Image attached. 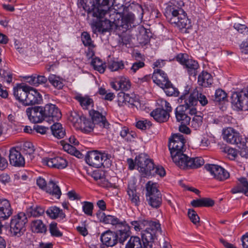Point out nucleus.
I'll list each match as a JSON object with an SVG mask.
<instances>
[{
  "instance_id": "obj_12",
  "label": "nucleus",
  "mask_w": 248,
  "mask_h": 248,
  "mask_svg": "<svg viewBox=\"0 0 248 248\" xmlns=\"http://www.w3.org/2000/svg\"><path fill=\"white\" fill-rule=\"evenodd\" d=\"M205 169L213 177L219 181H224L230 177L229 173L220 166L215 164H206Z\"/></svg>"
},
{
  "instance_id": "obj_49",
  "label": "nucleus",
  "mask_w": 248,
  "mask_h": 248,
  "mask_svg": "<svg viewBox=\"0 0 248 248\" xmlns=\"http://www.w3.org/2000/svg\"><path fill=\"white\" fill-rule=\"evenodd\" d=\"M187 215L190 221L194 225H199L200 219L198 214H197L196 212L194 209H188Z\"/></svg>"
},
{
  "instance_id": "obj_23",
  "label": "nucleus",
  "mask_w": 248,
  "mask_h": 248,
  "mask_svg": "<svg viewBox=\"0 0 248 248\" xmlns=\"http://www.w3.org/2000/svg\"><path fill=\"white\" fill-rule=\"evenodd\" d=\"M12 214L10 203L6 199H0V218L6 219Z\"/></svg>"
},
{
  "instance_id": "obj_38",
  "label": "nucleus",
  "mask_w": 248,
  "mask_h": 248,
  "mask_svg": "<svg viewBox=\"0 0 248 248\" xmlns=\"http://www.w3.org/2000/svg\"><path fill=\"white\" fill-rule=\"evenodd\" d=\"M48 80L55 88L58 89H61L63 87L62 79L55 75H50L48 78Z\"/></svg>"
},
{
  "instance_id": "obj_17",
  "label": "nucleus",
  "mask_w": 248,
  "mask_h": 248,
  "mask_svg": "<svg viewBox=\"0 0 248 248\" xmlns=\"http://www.w3.org/2000/svg\"><path fill=\"white\" fill-rule=\"evenodd\" d=\"M24 104L26 106L39 104L42 100V96L40 93L31 87L30 89H29Z\"/></svg>"
},
{
  "instance_id": "obj_2",
  "label": "nucleus",
  "mask_w": 248,
  "mask_h": 248,
  "mask_svg": "<svg viewBox=\"0 0 248 248\" xmlns=\"http://www.w3.org/2000/svg\"><path fill=\"white\" fill-rule=\"evenodd\" d=\"M136 163L137 164L139 171L144 177L151 175L154 176L156 174L162 177L166 174L163 167H155L152 160L149 159L145 154H141L136 158Z\"/></svg>"
},
{
  "instance_id": "obj_37",
  "label": "nucleus",
  "mask_w": 248,
  "mask_h": 248,
  "mask_svg": "<svg viewBox=\"0 0 248 248\" xmlns=\"http://www.w3.org/2000/svg\"><path fill=\"white\" fill-rule=\"evenodd\" d=\"M101 221L105 223L111 224L113 225L123 224V223L121 222L118 218L111 215L106 216L104 213L102 214Z\"/></svg>"
},
{
  "instance_id": "obj_48",
  "label": "nucleus",
  "mask_w": 248,
  "mask_h": 248,
  "mask_svg": "<svg viewBox=\"0 0 248 248\" xmlns=\"http://www.w3.org/2000/svg\"><path fill=\"white\" fill-rule=\"evenodd\" d=\"M94 125L93 122H91L84 117L81 123V126H80L79 128L82 129L85 132H89L93 129Z\"/></svg>"
},
{
  "instance_id": "obj_1",
  "label": "nucleus",
  "mask_w": 248,
  "mask_h": 248,
  "mask_svg": "<svg viewBox=\"0 0 248 248\" xmlns=\"http://www.w3.org/2000/svg\"><path fill=\"white\" fill-rule=\"evenodd\" d=\"M109 2V0H79L78 5L86 11L89 16L101 18L108 14Z\"/></svg>"
},
{
  "instance_id": "obj_52",
  "label": "nucleus",
  "mask_w": 248,
  "mask_h": 248,
  "mask_svg": "<svg viewBox=\"0 0 248 248\" xmlns=\"http://www.w3.org/2000/svg\"><path fill=\"white\" fill-rule=\"evenodd\" d=\"M227 98L226 93L222 90L218 89L215 93V100L217 102L223 101Z\"/></svg>"
},
{
  "instance_id": "obj_45",
  "label": "nucleus",
  "mask_w": 248,
  "mask_h": 248,
  "mask_svg": "<svg viewBox=\"0 0 248 248\" xmlns=\"http://www.w3.org/2000/svg\"><path fill=\"white\" fill-rule=\"evenodd\" d=\"M124 63L123 61H110L108 63V69L112 72L122 70L124 68Z\"/></svg>"
},
{
  "instance_id": "obj_4",
  "label": "nucleus",
  "mask_w": 248,
  "mask_h": 248,
  "mask_svg": "<svg viewBox=\"0 0 248 248\" xmlns=\"http://www.w3.org/2000/svg\"><path fill=\"white\" fill-rule=\"evenodd\" d=\"M111 157L109 154L92 151L88 152L86 161L90 166L95 168H100L102 166L109 168L111 165Z\"/></svg>"
},
{
  "instance_id": "obj_14",
  "label": "nucleus",
  "mask_w": 248,
  "mask_h": 248,
  "mask_svg": "<svg viewBox=\"0 0 248 248\" xmlns=\"http://www.w3.org/2000/svg\"><path fill=\"white\" fill-rule=\"evenodd\" d=\"M223 139L228 143L238 144L241 142L239 133L232 127H227L223 131Z\"/></svg>"
},
{
  "instance_id": "obj_46",
  "label": "nucleus",
  "mask_w": 248,
  "mask_h": 248,
  "mask_svg": "<svg viewBox=\"0 0 248 248\" xmlns=\"http://www.w3.org/2000/svg\"><path fill=\"white\" fill-rule=\"evenodd\" d=\"M116 82L119 85V89L122 90L126 91L131 86L129 79L125 77H121L119 80Z\"/></svg>"
},
{
  "instance_id": "obj_64",
  "label": "nucleus",
  "mask_w": 248,
  "mask_h": 248,
  "mask_svg": "<svg viewBox=\"0 0 248 248\" xmlns=\"http://www.w3.org/2000/svg\"><path fill=\"white\" fill-rule=\"evenodd\" d=\"M37 184L40 188L44 190L46 189V186H47V184L45 179L41 177L39 178L37 180Z\"/></svg>"
},
{
  "instance_id": "obj_9",
  "label": "nucleus",
  "mask_w": 248,
  "mask_h": 248,
  "mask_svg": "<svg viewBox=\"0 0 248 248\" xmlns=\"http://www.w3.org/2000/svg\"><path fill=\"white\" fill-rule=\"evenodd\" d=\"M171 15L172 16L170 20L171 24L176 25L180 29H189L191 27L190 21L183 10L172 9Z\"/></svg>"
},
{
  "instance_id": "obj_3",
  "label": "nucleus",
  "mask_w": 248,
  "mask_h": 248,
  "mask_svg": "<svg viewBox=\"0 0 248 248\" xmlns=\"http://www.w3.org/2000/svg\"><path fill=\"white\" fill-rule=\"evenodd\" d=\"M185 140L181 135H173L170 139L169 148L173 162L178 166L186 155L183 153Z\"/></svg>"
},
{
  "instance_id": "obj_55",
  "label": "nucleus",
  "mask_w": 248,
  "mask_h": 248,
  "mask_svg": "<svg viewBox=\"0 0 248 248\" xmlns=\"http://www.w3.org/2000/svg\"><path fill=\"white\" fill-rule=\"evenodd\" d=\"M233 27L235 30L242 34H245L248 33V28L245 24L235 23Z\"/></svg>"
},
{
  "instance_id": "obj_6",
  "label": "nucleus",
  "mask_w": 248,
  "mask_h": 248,
  "mask_svg": "<svg viewBox=\"0 0 248 248\" xmlns=\"http://www.w3.org/2000/svg\"><path fill=\"white\" fill-rule=\"evenodd\" d=\"M197 93H195L192 96L189 98H186L183 99L184 104L178 106L176 109L175 115L177 121L181 122L182 124L184 125L189 124L190 118L187 116L186 113V111L190 107L194 106L196 101L195 97L197 96Z\"/></svg>"
},
{
  "instance_id": "obj_21",
  "label": "nucleus",
  "mask_w": 248,
  "mask_h": 248,
  "mask_svg": "<svg viewBox=\"0 0 248 248\" xmlns=\"http://www.w3.org/2000/svg\"><path fill=\"white\" fill-rule=\"evenodd\" d=\"M117 97L118 105L120 106H123L124 104H128L132 106H135L136 103H138L136 100L135 95L133 94H128L124 92H120L118 94Z\"/></svg>"
},
{
  "instance_id": "obj_5",
  "label": "nucleus",
  "mask_w": 248,
  "mask_h": 248,
  "mask_svg": "<svg viewBox=\"0 0 248 248\" xmlns=\"http://www.w3.org/2000/svg\"><path fill=\"white\" fill-rule=\"evenodd\" d=\"M27 221V217L24 213L21 212L14 216L10 225L11 235L18 237L22 235L26 231L25 224Z\"/></svg>"
},
{
  "instance_id": "obj_27",
  "label": "nucleus",
  "mask_w": 248,
  "mask_h": 248,
  "mask_svg": "<svg viewBox=\"0 0 248 248\" xmlns=\"http://www.w3.org/2000/svg\"><path fill=\"white\" fill-rule=\"evenodd\" d=\"M150 115L153 117L154 119L159 122L163 123L166 122L170 115L167 111H165L164 108H156L150 113Z\"/></svg>"
},
{
  "instance_id": "obj_25",
  "label": "nucleus",
  "mask_w": 248,
  "mask_h": 248,
  "mask_svg": "<svg viewBox=\"0 0 248 248\" xmlns=\"http://www.w3.org/2000/svg\"><path fill=\"white\" fill-rule=\"evenodd\" d=\"M46 116V118L51 117L53 121L58 120L61 118V113L59 108L55 105L49 104L45 106Z\"/></svg>"
},
{
  "instance_id": "obj_44",
  "label": "nucleus",
  "mask_w": 248,
  "mask_h": 248,
  "mask_svg": "<svg viewBox=\"0 0 248 248\" xmlns=\"http://www.w3.org/2000/svg\"><path fill=\"white\" fill-rule=\"evenodd\" d=\"M202 117L200 115H195L189 123L191 127L195 130L199 129L202 125Z\"/></svg>"
},
{
  "instance_id": "obj_61",
  "label": "nucleus",
  "mask_w": 248,
  "mask_h": 248,
  "mask_svg": "<svg viewBox=\"0 0 248 248\" xmlns=\"http://www.w3.org/2000/svg\"><path fill=\"white\" fill-rule=\"evenodd\" d=\"M210 141L206 138H202L199 143V146L202 149H206L210 145Z\"/></svg>"
},
{
  "instance_id": "obj_36",
  "label": "nucleus",
  "mask_w": 248,
  "mask_h": 248,
  "mask_svg": "<svg viewBox=\"0 0 248 248\" xmlns=\"http://www.w3.org/2000/svg\"><path fill=\"white\" fill-rule=\"evenodd\" d=\"M189 75L195 76L197 74V70L199 67L198 63L192 59H189L185 65Z\"/></svg>"
},
{
  "instance_id": "obj_63",
  "label": "nucleus",
  "mask_w": 248,
  "mask_h": 248,
  "mask_svg": "<svg viewBox=\"0 0 248 248\" xmlns=\"http://www.w3.org/2000/svg\"><path fill=\"white\" fill-rule=\"evenodd\" d=\"M202 207H212L215 204L214 200L210 198H202Z\"/></svg>"
},
{
  "instance_id": "obj_47",
  "label": "nucleus",
  "mask_w": 248,
  "mask_h": 248,
  "mask_svg": "<svg viewBox=\"0 0 248 248\" xmlns=\"http://www.w3.org/2000/svg\"><path fill=\"white\" fill-rule=\"evenodd\" d=\"M117 242L123 244L129 237V232L126 231L119 230L116 232Z\"/></svg>"
},
{
  "instance_id": "obj_42",
  "label": "nucleus",
  "mask_w": 248,
  "mask_h": 248,
  "mask_svg": "<svg viewBox=\"0 0 248 248\" xmlns=\"http://www.w3.org/2000/svg\"><path fill=\"white\" fill-rule=\"evenodd\" d=\"M161 88L163 89L168 96H177L179 95V91L176 88L173 87L170 81L168 82L165 86Z\"/></svg>"
},
{
  "instance_id": "obj_18",
  "label": "nucleus",
  "mask_w": 248,
  "mask_h": 248,
  "mask_svg": "<svg viewBox=\"0 0 248 248\" xmlns=\"http://www.w3.org/2000/svg\"><path fill=\"white\" fill-rule=\"evenodd\" d=\"M30 87L24 84H19L14 88L13 94L19 102L24 104Z\"/></svg>"
},
{
  "instance_id": "obj_16",
  "label": "nucleus",
  "mask_w": 248,
  "mask_h": 248,
  "mask_svg": "<svg viewBox=\"0 0 248 248\" xmlns=\"http://www.w3.org/2000/svg\"><path fill=\"white\" fill-rule=\"evenodd\" d=\"M115 16H117V14L110 15L111 20L106 19L101 21L98 25V31L104 32L111 30L114 25L116 27L122 26L119 24V21H117L115 17H112Z\"/></svg>"
},
{
  "instance_id": "obj_28",
  "label": "nucleus",
  "mask_w": 248,
  "mask_h": 248,
  "mask_svg": "<svg viewBox=\"0 0 248 248\" xmlns=\"http://www.w3.org/2000/svg\"><path fill=\"white\" fill-rule=\"evenodd\" d=\"M195 93H197V94L196 95L197 96L195 97V98H196L195 100H196V102L195 104L194 105V106L196 105L198 101L200 102L201 104L203 106L206 105L208 103V100H207L206 97L204 95H203L202 93H199V92L197 90H194L192 92V93H185V94L181 95L179 98L180 100H181V103H182L183 100L186 99V98H189L190 96V97L192 96V95Z\"/></svg>"
},
{
  "instance_id": "obj_20",
  "label": "nucleus",
  "mask_w": 248,
  "mask_h": 248,
  "mask_svg": "<svg viewBox=\"0 0 248 248\" xmlns=\"http://www.w3.org/2000/svg\"><path fill=\"white\" fill-rule=\"evenodd\" d=\"M90 114L92 117V121L95 125H98L100 127L106 128L108 127L109 124L107 121L105 117L99 112L92 110L90 111Z\"/></svg>"
},
{
  "instance_id": "obj_15",
  "label": "nucleus",
  "mask_w": 248,
  "mask_h": 248,
  "mask_svg": "<svg viewBox=\"0 0 248 248\" xmlns=\"http://www.w3.org/2000/svg\"><path fill=\"white\" fill-rule=\"evenodd\" d=\"M43 162L49 167L57 169H64L67 166L66 160L59 156L53 158L46 157L43 159Z\"/></svg>"
},
{
  "instance_id": "obj_57",
  "label": "nucleus",
  "mask_w": 248,
  "mask_h": 248,
  "mask_svg": "<svg viewBox=\"0 0 248 248\" xmlns=\"http://www.w3.org/2000/svg\"><path fill=\"white\" fill-rule=\"evenodd\" d=\"M240 183L239 185L241 186L242 189L244 190V193L248 196V182L246 178L242 177L238 179Z\"/></svg>"
},
{
  "instance_id": "obj_56",
  "label": "nucleus",
  "mask_w": 248,
  "mask_h": 248,
  "mask_svg": "<svg viewBox=\"0 0 248 248\" xmlns=\"http://www.w3.org/2000/svg\"><path fill=\"white\" fill-rule=\"evenodd\" d=\"M151 125V123L147 120L139 121L136 124L137 127L142 130L149 128Z\"/></svg>"
},
{
  "instance_id": "obj_34",
  "label": "nucleus",
  "mask_w": 248,
  "mask_h": 248,
  "mask_svg": "<svg viewBox=\"0 0 248 248\" xmlns=\"http://www.w3.org/2000/svg\"><path fill=\"white\" fill-rule=\"evenodd\" d=\"M45 212V209L40 206L32 205L27 208V215L29 217H37L42 215Z\"/></svg>"
},
{
  "instance_id": "obj_19",
  "label": "nucleus",
  "mask_w": 248,
  "mask_h": 248,
  "mask_svg": "<svg viewBox=\"0 0 248 248\" xmlns=\"http://www.w3.org/2000/svg\"><path fill=\"white\" fill-rule=\"evenodd\" d=\"M10 164L16 167L23 166L25 164V160L20 152L12 148L10 150L9 155Z\"/></svg>"
},
{
  "instance_id": "obj_31",
  "label": "nucleus",
  "mask_w": 248,
  "mask_h": 248,
  "mask_svg": "<svg viewBox=\"0 0 248 248\" xmlns=\"http://www.w3.org/2000/svg\"><path fill=\"white\" fill-rule=\"evenodd\" d=\"M53 136L58 138L62 139L65 136V130L60 123H55L51 126Z\"/></svg>"
},
{
  "instance_id": "obj_10",
  "label": "nucleus",
  "mask_w": 248,
  "mask_h": 248,
  "mask_svg": "<svg viewBox=\"0 0 248 248\" xmlns=\"http://www.w3.org/2000/svg\"><path fill=\"white\" fill-rule=\"evenodd\" d=\"M160 231V224L159 223L151 221L141 232L143 244L153 242L156 238L157 232Z\"/></svg>"
},
{
  "instance_id": "obj_24",
  "label": "nucleus",
  "mask_w": 248,
  "mask_h": 248,
  "mask_svg": "<svg viewBox=\"0 0 248 248\" xmlns=\"http://www.w3.org/2000/svg\"><path fill=\"white\" fill-rule=\"evenodd\" d=\"M116 232L108 231L101 236L102 243L108 247H113L117 243Z\"/></svg>"
},
{
  "instance_id": "obj_33",
  "label": "nucleus",
  "mask_w": 248,
  "mask_h": 248,
  "mask_svg": "<svg viewBox=\"0 0 248 248\" xmlns=\"http://www.w3.org/2000/svg\"><path fill=\"white\" fill-rule=\"evenodd\" d=\"M46 213L52 219H55L58 217L63 218L65 217L62 210L56 206L50 207L47 210Z\"/></svg>"
},
{
  "instance_id": "obj_30",
  "label": "nucleus",
  "mask_w": 248,
  "mask_h": 248,
  "mask_svg": "<svg viewBox=\"0 0 248 248\" xmlns=\"http://www.w3.org/2000/svg\"><path fill=\"white\" fill-rule=\"evenodd\" d=\"M127 192L131 202L135 205H138L140 202V198L136 191L135 183L132 182L128 184Z\"/></svg>"
},
{
  "instance_id": "obj_13",
  "label": "nucleus",
  "mask_w": 248,
  "mask_h": 248,
  "mask_svg": "<svg viewBox=\"0 0 248 248\" xmlns=\"http://www.w3.org/2000/svg\"><path fill=\"white\" fill-rule=\"evenodd\" d=\"M204 163V160L202 157L191 158L186 155L183 156V159L178 166L184 170L196 169L203 165Z\"/></svg>"
},
{
  "instance_id": "obj_8",
  "label": "nucleus",
  "mask_w": 248,
  "mask_h": 248,
  "mask_svg": "<svg viewBox=\"0 0 248 248\" xmlns=\"http://www.w3.org/2000/svg\"><path fill=\"white\" fill-rule=\"evenodd\" d=\"M231 102L238 110H248V87L239 92L232 93Z\"/></svg>"
},
{
  "instance_id": "obj_22",
  "label": "nucleus",
  "mask_w": 248,
  "mask_h": 248,
  "mask_svg": "<svg viewBox=\"0 0 248 248\" xmlns=\"http://www.w3.org/2000/svg\"><path fill=\"white\" fill-rule=\"evenodd\" d=\"M152 79L154 83L161 88L165 86L170 81L164 72L158 69L155 70L152 76Z\"/></svg>"
},
{
  "instance_id": "obj_58",
  "label": "nucleus",
  "mask_w": 248,
  "mask_h": 248,
  "mask_svg": "<svg viewBox=\"0 0 248 248\" xmlns=\"http://www.w3.org/2000/svg\"><path fill=\"white\" fill-rule=\"evenodd\" d=\"M60 142L61 145L62 146L63 150L68 153L72 155V154H73V152L75 151L76 148L72 145L68 143H65L63 140H62Z\"/></svg>"
},
{
  "instance_id": "obj_11",
  "label": "nucleus",
  "mask_w": 248,
  "mask_h": 248,
  "mask_svg": "<svg viewBox=\"0 0 248 248\" xmlns=\"http://www.w3.org/2000/svg\"><path fill=\"white\" fill-rule=\"evenodd\" d=\"M45 107L35 106L28 108L26 109V113L31 121L34 123H41L46 118Z\"/></svg>"
},
{
  "instance_id": "obj_39",
  "label": "nucleus",
  "mask_w": 248,
  "mask_h": 248,
  "mask_svg": "<svg viewBox=\"0 0 248 248\" xmlns=\"http://www.w3.org/2000/svg\"><path fill=\"white\" fill-rule=\"evenodd\" d=\"M31 227L32 231L35 232H45L46 231V228L41 220H34L31 223Z\"/></svg>"
},
{
  "instance_id": "obj_59",
  "label": "nucleus",
  "mask_w": 248,
  "mask_h": 248,
  "mask_svg": "<svg viewBox=\"0 0 248 248\" xmlns=\"http://www.w3.org/2000/svg\"><path fill=\"white\" fill-rule=\"evenodd\" d=\"M176 59L182 65H185L189 60V56L187 54L180 53L177 56Z\"/></svg>"
},
{
  "instance_id": "obj_29",
  "label": "nucleus",
  "mask_w": 248,
  "mask_h": 248,
  "mask_svg": "<svg viewBox=\"0 0 248 248\" xmlns=\"http://www.w3.org/2000/svg\"><path fill=\"white\" fill-rule=\"evenodd\" d=\"M45 190L57 199H60L62 195L60 187L52 180H50L47 183Z\"/></svg>"
},
{
  "instance_id": "obj_40",
  "label": "nucleus",
  "mask_w": 248,
  "mask_h": 248,
  "mask_svg": "<svg viewBox=\"0 0 248 248\" xmlns=\"http://www.w3.org/2000/svg\"><path fill=\"white\" fill-rule=\"evenodd\" d=\"M150 222L144 219L139 218L138 220L131 221V224L136 231H140L148 225Z\"/></svg>"
},
{
  "instance_id": "obj_54",
  "label": "nucleus",
  "mask_w": 248,
  "mask_h": 248,
  "mask_svg": "<svg viewBox=\"0 0 248 248\" xmlns=\"http://www.w3.org/2000/svg\"><path fill=\"white\" fill-rule=\"evenodd\" d=\"M49 231L52 236L56 237H60L62 235V233L61 232L57 227V223H52L50 224Z\"/></svg>"
},
{
  "instance_id": "obj_26",
  "label": "nucleus",
  "mask_w": 248,
  "mask_h": 248,
  "mask_svg": "<svg viewBox=\"0 0 248 248\" xmlns=\"http://www.w3.org/2000/svg\"><path fill=\"white\" fill-rule=\"evenodd\" d=\"M198 82L199 85L206 88L213 84V78L210 73L203 71L198 76Z\"/></svg>"
},
{
  "instance_id": "obj_53",
  "label": "nucleus",
  "mask_w": 248,
  "mask_h": 248,
  "mask_svg": "<svg viewBox=\"0 0 248 248\" xmlns=\"http://www.w3.org/2000/svg\"><path fill=\"white\" fill-rule=\"evenodd\" d=\"M23 152L26 154L31 155L34 152V147L32 144L30 142H25L22 146Z\"/></svg>"
},
{
  "instance_id": "obj_7",
  "label": "nucleus",
  "mask_w": 248,
  "mask_h": 248,
  "mask_svg": "<svg viewBox=\"0 0 248 248\" xmlns=\"http://www.w3.org/2000/svg\"><path fill=\"white\" fill-rule=\"evenodd\" d=\"M146 197L148 204L153 208H158L162 203V197L157 189L156 184L149 181L146 185Z\"/></svg>"
},
{
  "instance_id": "obj_41",
  "label": "nucleus",
  "mask_w": 248,
  "mask_h": 248,
  "mask_svg": "<svg viewBox=\"0 0 248 248\" xmlns=\"http://www.w3.org/2000/svg\"><path fill=\"white\" fill-rule=\"evenodd\" d=\"M91 65L95 70L100 73H103L105 72L106 65L100 59L98 58L93 59L91 62Z\"/></svg>"
},
{
  "instance_id": "obj_43",
  "label": "nucleus",
  "mask_w": 248,
  "mask_h": 248,
  "mask_svg": "<svg viewBox=\"0 0 248 248\" xmlns=\"http://www.w3.org/2000/svg\"><path fill=\"white\" fill-rule=\"evenodd\" d=\"M75 98L80 103V105L83 108H87L88 107L93 103V100L89 96H82L78 95L76 96Z\"/></svg>"
},
{
  "instance_id": "obj_32",
  "label": "nucleus",
  "mask_w": 248,
  "mask_h": 248,
  "mask_svg": "<svg viewBox=\"0 0 248 248\" xmlns=\"http://www.w3.org/2000/svg\"><path fill=\"white\" fill-rule=\"evenodd\" d=\"M84 118V117L80 115L76 111H71L68 117L69 121L73 123L75 127L77 128H79L80 126H81V123Z\"/></svg>"
},
{
  "instance_id": "obj_50",
  "label": "nucleus",
  "mask_w": 248,
  "mask_h": 248,
  "mask_svg": "<svg viewBox=\"0 0 248 248\" xmlns=\"http://www.w3.org/2000/svg\"><path fill=\"white\" fill-rule=\"evenodd\" d=\"M83 204L82 209L84 213L88 216H92L93 208V204L90 202H84Z\"/></svg>"
},
{
  "instance_id": "obj_60",
  "label": "nucleus",
  "mask_w": 248,
  "mask_h": 248,
  "mask_svg": "<svg viewBox=\"0 0 248 248\" xmlns=\"http://www.w3.org/2000/svg\"><path fill=\"white\" fill-rule=\"evenodd\" d=\"M105 172L103 170H97L93 172L92 176L96 180H100L103 177L105 176Z\"/></svg>"
},
{
  "instance_id": "obj_51",
  "label": "nucleus",
  "mask_w": 248,
  "mask_h": 248,
  "mask_svg": "<svg viewBox=\"0 0 248 248\" xmlns=\"http://www.w3.org/2000/svg\"><path fill=\"white\" fill-rule=\"evenodd\" d=\"M81 40L82 41L85 46H88L89 47H94V45L91 40L90 35L87 32H84L81 34Z\"/></svg>"
},
{
  "instance_id": "obj_35",
  "label": "nucleus",
  "mask_w": 248,
  "mask_h": 248,
  "mask_svg": "<svg viewBox=\"0 0 248 248\" xmlns=\"http://www.w3.org/2000/svg\"><path fill=\"white\" fill-rule=\"evenodd\" d=\"M125 248H143V245L138 236H131L125 245Z\"/></svg>"
},
{
  "instance_id": "obj_62",
  "label": "nucleus",
  "mask_w": 248,
  "mask_h": 248,
  "mask_svg": "<svg viewBox=\"0 0 248 248\" xmlns=\"http://www.w3.org/2000/svg\"><path fill=\"white\" fill-rule=\"evenodd\" d=\"M144 63L142 62H138L134 63L131 68V70H132L133 73H136V71L139 70L140 68H142L144 66Z\"/></svg>"
}]
</instances>
